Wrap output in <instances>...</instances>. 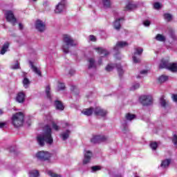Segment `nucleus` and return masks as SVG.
Returning <instances> with one entry per match:
<instances>
[{
	"mask_svg": "<svg viewBox=\"0 0 177 177\" xmlns=\"http://www.w3.org/2000/svg\"><path fill=\"white\" fill-rule=\"evenodd\" d=\"M139 88H140V84L136 82L131 85L130 89L131 91H136V89H139Z\"/></svg>",
	"mask_w": 177,
	"mask_h": 177,
	"instance_id": "nucleus-32",
	"label": "nucleus"
},
{
	"mask_svg": "<svg viewBox=\"0 0 177 177\" xmlns=\"http://www.w3.org/2000/svg\"><path fill=\"white\" fill-rule=\"evenodd\" d=\"M37 143L39 146H45L47 145H52L53 143V138L52 137V129L49 125H46L44 129V133L37 136Z\"/></svg>",
	"mask_w": 177,
	"mask_h": 177,
	"instance_id": "nucleus-1",
	"label": "nucleus"
},
{
	"mask_svg": "<svg viewBox=\"0 0 177 177\" xmlns=\"http://www.w3.org/2000/svg\"><path fill=\"white\" fill-rule=\"evenodd\" d=\"M84 158L83 160V165H86L91 162V158H92V152L91 151H84Z\"/></svg>",
	"mask_w": 177,
	"mask_h": 177,
	"instance_id": "nucleus-16",
	"label": "nucleus"
},
{
	"mask_svg": "<svg viewBox=\"0 0 177 177\" xmlns=\"http://www.w3.org/2000/svg\"><path fill=\"white\" fill-rule=\"evenodd\" d=\"M46 97H48V99H49L50 100H52V97L50 96V86H47L46 87Z\"/></svg>",
	"mask_w": 177,
	"mask_h": 177,
	"instance_id": "nucleus-31",
	"label": "nucleus"
},
{
	"mask_svg": "<svg viewBox=\"0 0 177 177\" xmlns=\"http://www.w3.org/2000/svg\"><path fill=\"white\" fill-rule=\"evenodd\" d=\"M109 140V136L101 135V136H94L91 139V143H100L102 142H107Z\"/></svg>",
	"mask_w": 177,
	"mask_h": 177,
	"instance_id": "nucleus-10",
	"label": "nucleus"
},
{
	"mask_svg": "<svg viewBox=\"0 0 177 177\" xmlns=\"http://www.w3.org/2000/svg\"><path fill=\"white\" fill-rule=\"evenodd\" d=\"M48 175H49V176H51V177H62V176L57 174H55V172L50 170L48 171Z\"/></svg>",
	"mask_w": 177,
	"mask_h": 177,
	"instance_id": "nucleus-39",
	"label": "nucleus"
},
{
	"mask_svg": "<svg viewBox=\"0 0 177 177\" xmlns=\"http://www.w3.org/2000/svg\"><path fill=\"white\" fill-rule=\"evenodd\" d=\"M142 53H143V48L140 47L134 48V52L132 56V60L134 64L140 63V57L142 56Z\"/></svg>",
	"mask_w": 177,
	"mask_h": 177,
	"instance_id": "nucleus-6",
	"label": "nucleus"
},
{
	"mask_svg": "<svg viewBox=\"0 0 177 177\" xmlns=\"http://www.w3.org/2000/svg\"><path fill=\"white\" fill-rule=\"evenodd\" d=\"M55 109L59 110V111H63V110H64V105H63V103L59 100L55 102Z\"/></svg>",
	"mask_w": 177,
	"mask_h": 177,
	"instance_id": "nucleus-20",
	"label": "nucleus"
},
{
	"mask_svg": "<svg viewBox=\"0 0 177 177\" xmlns=\"http://www.w3.org/2000/svg\"><path fill=\"white\" fill-rule=\"evenodd\" d=\"M167 104H168V102H167V101L163 97H161L160 98V106L162 107H167Z\"/></svg>",
	"mask_w": 177,
	"mask_h": 177,
	"instance_id": "nucleus-40",
	"label": "nucleus"
},
{
	"mask_svg": "<svg viewBox=\"0 0 177 177\" xmlns=\"http://www.w3.org/2000/svg\"><path fill=\"white\" fill-rule=\"evenodd\" d=\"M3 114V110L0 109V115H2Z\"/></svg>",
	"mask_w": 177,
	"mask_h": 177,
	"instance_id": "nucleus-55",
	"label": "nucleus"
},
{
	"mask_svg": "<svg viewBox=\"0 0 177 177\" xmlns=\"http://www.w3.org/2000/svg\"><path fill=\"white\" fill-rule=\"evenodd\" d=\"M30 66L32 70V71L37 74V75H39V77L41 76V71L37 68L35 66H34V64H32V62H30Z\"/></svg>",
	"mask_w": 177,
	"mask_h": 177,
	"instance_id": "nucleus-21",
	"label": "nucleus"
},
{
	"mask_svg": "<svg viewBox=\"0 0 177 177\" xmlns=\"http://www.w3.org/2000/svg\"><path fill=\"white\" fill-rule=\"evenodd\" d=\"M11 122L15 128H19L24 124V114L21 112H18L12 115Z\"/></svg>",
	"mask_w": 177,
	"mask_h": 177,
	"instance_id": "nucleus-4",
	"label": "nucleus"
},
{
	"mask_svg": "<svg viewBox=\"0 0 177 177\" xmlns=\"http://www.w3.org/2000/svg\"><path fill=\"white\" fill-rule=\"evenodd\" d=\"M172 142H173V143H174V145L175 146L177 145V136H176V134H174V135L173 136Z\"/></svg>",
	"mask_w": 177,
	"mask_h": 177,
	"instance_id": "nucleus-42",
	"label": "nucleus"
},
{
	"mask_svg": "<svg viewBox=\"0 0 177 177\" xmlns=\"http://www.w3.org/2000/svg\"><path fill=\"white\" fill-rule=\"evenodd\" d=\"M22 84L25 89H27L30 86V84H31V82L28 78L24 77L23 80Z\"/></svg>",
	"mask_w": 177,
	"mask_h": 177,
	"instance_id": "nucleus-26",
	"label": "nucleus"
},
{
	"mask_svg": "<svg viewBox=\"0 0 177 177\" xmlns=\"http://www.w3.org/2000/svg\"><path fill=\"white\" fill-rule=\"evenodd\" d=\"M15 100L17 103H24L26 102V92L19 91L17 93Z\"/></svg>",
	"mask_w": 177,
	"mask_h": 177,
	"instance_id": "nucleus-15",
	"label": "nucleus"
},
{
	"mask_svg": "<svg viewBox=\"0 0 177 177\" xmlns=\"http://www.w3.org/2000/svg\"><path fill=\"white\" fill-rule=\"evenodd\" d=\"M6 19L7 21H9V23H12L13 26L16 24V17H15V15L13 14V12L11 10H8L5 13Z\"/></svg>",
	"mask_w": 177,
	"mask_h": 177,
	"instance_id": "nucleus-12",
	"label": "nucleus"
},
{
	"mask_svg": "<svg viewBox=\"0 0 177 177\" xmlns=\"http://www.w3.org/2000/svg\"><path fill=\"white\" fill-rule=\"evenodd\" d=\"M66 88V85L64 83L59 82L57 85V90L58 91H63Z\"/></svg>",
	"mask_w": 177,
	"mask_h": 177,
	"instance_id": "nucleus-36",
	"label": "nucleus"
},
{
	"mask_svg": "<svg viewBox=\"0 0 177 177\" xmlns=\"http://www.w3.org/2000/svg\"><path fill=\"white\" fill-rule=\"evenodd\" d=\"M53 128L55 129V131H59V126H57V124H56L55 122H53Z\"/></svg>",
	"mask_w": 177,
	"mask_h": 177,
	"instance_id": "nucleus-45",
	"label": "nucleus"
},
{
	"mask_svg": "<svg viewBox=\"0 0 177 177\" xmlns=\"http://www.w3.org/2000/svg\"><path fill=\"white\" fill-rule=\"evenodd\" d=\"M69 74H71V75H72V74H73V73H71V71H70Z\"/></svg>",
	"mask_w": 177,
	"mask_h": 177,
	"instance_id": "nucleus-56",
	"label": "nucleus"
},
{
	"mask_svg": "<svg viewBox=\"0 0 177 177\" xmlns=\"http://www.w3.org/2000/svg\"><path fill=\"white\" fill-rule=\"evenodd\" d=\"M19 30H23V25L21 24H19Z\"/></svg>",
	"mask_w": 177,
	"mask_h": 177,
	"instance_id": "nucleus-54",
	"label": "nucleus"
},
{
	"mask_svg": "<svg viewBox=\"0 0 177 177\" xmlns=\"http://www.w3.org/2000/svg\"><path fill=\"white\" fill-rule=\"evenodd\" d=\"M10 68L12 70H19V68H20V64L19 63V61H16L15 64H12Z\"/></svg>",
	"mask_w": 177,
	"mask_h": 177,
	"instance_id": "nucleus-30",
	"label": "nucleus"
},
{
	"mask_svg": "<svg viewBox=\"0 0 177 177\" xmlns=\"http://www.w3.org/2000/svg\"><path fill=\"white\" fill-rule=\"evenodd\" d=\"M89 39H90V41H92L93 42L96 41V37L94 35H90Z\"/></svg>",
	"mask_w": 177,
	"mask_h": 177,
	"instance_id": "nucleus-47",
	"label": "nucleus"
},
{
	"mask_svg": "<svg viewBox=\"0 0 177 177\" xmlns=\"http://www.w3.org/2000/svg\"><path fill=\"white\" fill-rule=\"evenodd\" d=\"M129 44L127 41H119L116 43L115 46L113 47V50L115 52H118L120 49H122L123 48H127V46H129Z\"/></svg>",
	"mask_w": 177,
	"mask_h": 177,
	"instance_id": "nucleus-13",
	"label": "nucleus"
},
{
	"mask_svg": "<svg viewBox=\"0 0 177 177\" xmlns=\"http://www.w3.org/2000/svg\"><path fill=\"white\" fill-rule=\"evenodd\" d=\"M140 74H147V71L146 70L141 71Z\"/></svg>",
	"mask_w": 177,
	"mask_h": 177,
	"instance_id": "nucleus-52",
	"label": "nucleus"
},
{
	"mask_svg": "<svg viewBox=\"0 0 177 177\" xmlns=\"http://www.w3.org/2000/svg\"><path fill=\"white\" fill-rule=\"evenodd\" d=\"M135 8H136V5L132 3V2H129L125 7L126 10H133Z\"/></svg>",
	"mask_w": 177,
	"mask_h": 177,
	"instance_id": "nucleus-28",
	"label": "nucleus"
},
{
	"mask_svg": "<svg viewBox=\"0 0 177 177\" xmlns=\"http://www.w3.org/2000/svg\"><path fill=\"white\" fill-rule=\"evenodd\" d=\"M165 81H168V76L161 75L158 78V82L160 83L165 82Z\"/></svg>",
	"mask_w": 177,
	"mask_h": 177,
	"instance_id": "nucleus-35",
	"label": "nucleus"
},
{
	"mask_svg": "<svg viewBox=\"0 0 177 177\" xmlns=\"http://www.w3.org/2000/svg\"><path fill=\"white\" fill-rule=\"evenodd\" d=\"M30 177H38L39 176V171L38 170H31L29 171Z\"/></svg>",
	"mask_w": 177,
	"mask_h": 177,
	"instance_id": "nucleus-29",
	"label": "nucleus"
},
{
	"mask_svg": "<svg viewBox=\"0 0 177 177\" xmlns=\"http://www.w3.org/2000/svg\"><path fill=\"white\" fill-rule=\"evenodd\" d=\"M32 1H34V2H35V1H37V0H32Z\"/></svg>",
	"mask_w": 177,
	"mask_h": 177,
	"instance_id": "nucleus-58",
	"label": "nucleus"
},
{
	"mask_svg": "<svg viewBox=\"0 0 177 177\" xmlns=\"http://www.w3.org/2000/svg\"><path fill=\"white\" fill-rule=\"evenodd\" d=\"M70 135H71V131L70 129H66L65 131H63L59 136L62 140H67L70 138Z\"/></svg>",
	"mask_w": 177,
	"mask_h": 177,
	"instance_id": "nucleus-17",
	"label": "nucleus"
},
{
	"mask_svg": "<svg viewBox=\"0 0 177 177\" xmlns=\"http://www.w3.org/2000/svg\"><path fill=\"white\" fill-rule=\"evenodd\" d=\"M82 114L84 115H92L95 114V115H100V117H106L107 115V111L102 109L100 106L95 108L91 107L90 109H84L82 111Z\"/></svg>",
	"mask_w": 177,
	"mask_h": 177,
	"instance_id": "nucleus-3",
	"label": "nucleus"
},
{
	"mask_svg": "<svg viewBox=\"0 0 177 177\" xmlns=\"http://www.w3.org/2000/svg\"><path fill=\"white\" fill-rule=\"evenodd\" d=\"M97 171H100V167H99V166H93L91 167V172H97Z\"/></svg>",
	"mask_w": 177,
	"mask_h": 177,
	"instance_id": "nucleus-41",
	"label": "nucleus"
},
{
	"mask_svg": "<svg viewBox=\"0 0 177 177\" xmlns=\"http://www.w3.org/2000/svg\"><path fill=\"white\" fill-rule=\"evenodd\" d=\"M95 50L97 51L99 55H102V56H107L110 53L107 50L102 47L95 48Z\"/></svg>",
	"mask_w": 177,
	"mask_h": 177,
	"instance_id": "nucleus-18",
	"label": "nucleus"
},
{
	"mask_svg": "<svg viewBox=\"0 0 177 177\" xmlns=\"http://www.w3.org/2000/svg\"><path fill=\"white\" fill-rule=\"evenodd\" d=\"M52 155L48 151H41L36 154L37 158L41 161H48Z\"/></svg>",
	"mask_w": 177,
	"mask_h": 177,
	"instance_id": "nucleus-9",
	"label": "nucleus"
},
{
	"mask_svg": "<svg viewBox=\"0 0 177 177\" xmlns=\"http://www.w3.org/2000/svg\"><path fill=\"white\" fill-rule=\"evenodd\" d=\"M104 9H109L111 8V0H102Z\"/></svg>",
	"mask_w": 177,
	"mask_h": 177,
	"instance_id": "nucleus-22",
	"label": "nucleus"
},
{
	"mask_svg": "<svg viewBox=\"0 0 177 177\" xmlns=\"http://www.w3.org/2000/svg\"><path fill=\"white\" fill-rule=\"evenodd\" d=\"M143 24L145 27H149V26H150V21L146 20L144 21Z\"/></svg>",
	"mask_w": 177,
	"mask_h": 177,
	"instance_id": "nucleus-48",
	"label": "nucleus"
},
{
	"mask_svg": "<svg viewBox=\"0 0 177 177\" xmlns=\"http://www.w3.org/2000/svg\"><path fill=\"white\" fill-rule=\"evenodd\" d=\"M150 147L151 149V150H157V147H158V144H157V142H151L150 144Z\"/></svg>",
	"mask_w": 177,
	"mask_h": 177,
	"instance_id": "nucleus-38",
	"label": "nucleus"
},
{
	"mask_svg": "<svg viewBox=\"0 0 177 177\" xmlns=\"http://www.w3.org/2000/svg\"><path fill=\"white\" fill-rule=\"evenodd\" d=\"M170 37L172 38V39H175V34L174 33V31H170Z\"/></svg>",
	"mask_w": 177,
	"mask_h": 177,
	"instance_id": "nucleus-49",
	"label": "nucleus"
},
{
	"mask_svg": "<svg viewBox=\"0 0 177 177\" xmlns=\"http://www.w3.org/2000/svg\"><path fill=\"white\" fill-rule=\"evenodd\" d=\"M136 117L134 114L127 113L126 115V120H127V121H132V120H135Z\"/></svg>",
	"mask_w": 177,
	"mask_h": 177,
	"instance_id": "nucleus-34",
	"label": "nucleus"
},
{
	"mask_svg": "<svg viewBox=\"0 0 177 177\" xmlns=\"http://www.w3.org/2000/svg\"><path fill=\"white\" fill-rule=\"evenodd\" d=\"M155 39H156V41H158L159 42H165L167 38L163 35L158 34L156 35Z\"/></svg>",
	"mask_w": 177,
	"mask_h": 177,
	"instance_id": "nucleus-24",
	"label": "nucleus"
},
{
	"mask_svg": "<svg viewBox=\"0 0 177 177\" xmlns=\"http://www.w3.org/2000/svg\"><path fill=\"white\" fill-rule=\"evenodd\" d=\"M6 125L3 122H0V128H3V126Z\"/></svg>",
	"mask_w": 177,
	"mask_h": 177,
	"instance_id": "nucleus-53",
	"label": "nucleus"
},
{
	"mask_svg": "<svg viewBox=\"0 0 177 177\" xmlns=\"http://www.w3.org/2000/svg\"><path fill=\"white\" fill-rule=\"evenodd\" d=\"M160 68H166L172 71V73H176L177 71V64L171 63L168 59H162L159 65Z\"/></svg>",
	"mask_w": 177,
	"mask_h": 177,
	"instance_id": "nucleus-5",
	"label": "nucleus"
},
{
	"mask_svg": "<svg viewBox=\"0 0 177 177\" xmlns=\"http://www.w3.org/2000/svg\"><path fill=\"white\" fill-rule=\"evenodd\" d=\"M62 50L64 53H68L70 52V46H77L78 41L74 40L71 36L68 35H64L63 37Z\"/></svg>",
	"mask_w": 177,
	"mask_h": 177,
	"instance_id": "nucleus-2",
	"label": "nucleus"
},
{
	"mask_svg": "<svg viewBox=\"0 0 177 177\" xmlns=\"http://www.w3.org/2000/svg\"><path fill=\"white\" fill-rule=\"evenodd\" d=\"M88 68H96V64L93 58L88 59Z\"/></svg>",
	"mask_w": 177,
	"mask_h": 177,
	"instance_id": "nucleus-27",
	"label": "nucleus"
},
{
	"mask_svg": "<svg viewBox=\"0 0 177 177\" xmlns=\"http://www.w3.org/2000/svg\"><path fill=\"white\" fill-rule=\"evenodd\" d=\"M46 28V25L45 24V22L38 19L35 22V28L37 30V31H39L40 32H44L45 31V29Z\"/></svg>",
	"mask_w": 177,
	"mask_h": 177,
	"instance_id": "nucleus-14",
	"label": "nucleus"
},
{
	"mask_svg": "<svg viewBox=\"0 0 177 177\" xmlns=\"http://www.w3.org/2000/svg\"><path fill=\"white\" fill-rule=\"evenodd\" d=\"M71 91H77V87L75 86H72L71 88Z\"/></svg>",
	"mask_w": 177,
	"mask_h": 177,
	"instance_id": "nucleus-51",
	"label": "nucleus"
},
{
	"mask_svg": "<svg viewBox=\"0 0 177 177\" xmlns=\"http://www.w3.org/2000/svg\"><path fill=\"white\" fill-rule=\"evenodd\" d=\"M122 131L124 133H127L129 131V129L128 128V124H127V121H124V123L122 124Z\"/></svg>",
	"mask_w": 177,
	"mask_h": 177,
	"instance_id": "nucleus-33",
	"label": "nucleus"
},
{
	"mask_svg": "<svg viewBox=\"0 0 177 177\" xmlns=\"http://www.w3.org/2000/svg\"><path fill=\"white\" fill-rule=\"evenodd\" d=\"M63 128H70L71 127V124H70V123L66 122H64L62 124Z\"/></svg>",
	"mask_w": 177,
	"mask_h": 177,
	"instance_id": "nucleus-43",
	"label": "nucleus"
},
{
	"mask_svg": "<svg viewBox=\"0 0 177 177\" xmlns=\"http://www.w3.org/2000/svg\"><path fill=\"white\" fill-rule=\"evenodd\" d=\"M67 1L66 0H62L55 7V13H62L66 10V5Z\"/></svg>",
	"mask_w": 177,
	"mask_h": 177,
	"instance_id": "nucleus-11",
	"label": "nucleus"
},
{
	"mask_svg": "<svg viewBox=\"0 0 177 177\" xmlns=\"http://www.w3.org/2000/svg\"><path fill=\"white\" fill-rule=\"evenodd\" d=\"M170 164H171V159H165L162 161L160 167H162V168H167V167L169 166Z\"/></svg>",
	"mask_w": 177,
	"mask_h": 177,
	"instance_id": "nucleus-25",
	"label": "nucleus"
},
{
	"mask_svg": "<svg viewBox=\"0 0 177 177\" xmlns=\"http://www.w3.org/2000/svg\"><path fill=\"white\" fill-rule=\"evenodd\" d=\"M139 102L142 104L143 106H150L153 104V97L150 95H143L140 96Z\"/></svg>",
	"mask_w": 177,
	"mask_h": 177,
	"instance_id": "nucleus-7",
	"label": "nucleus"
},
{
	"mask_svg": "<svg viewBox=\"0 0 177 177\" xmlns=\"http://www.w3.org/2000/svg\"><path fill=\"white\" fill-rule=\"evenodd\" d=\"M171 99L174 102H177V94H172Z\"/></svg>",
	"mask_w": 177,
	"mask_h": 177,
	"instance_id": "nucleus-46",
	"label": "nucleus"
},
{
	"mask_svg": "<svg viewBox=\"0 0 177 177\" xmlns=\"http://www.w3.org/2000/svg\"><path fill=\"white\" fill-rule=\"evenodd\" d=\"M138 78H140V76H138Z\"/></svg>",
	"mask_w": 177,
	"mask_h": 177,
	"instance_id": "nucleus-57",
	"label": "nucleus"
},
{
	"mask_svg": "<svg viewBox=\"0 0 177 177\" xmlns=\"http://www.w3.org/2000/svg\"><path fill=\"white\" fill-rule=\"evenodd\" d=\"M153 8L154 9H160V8H161V4H160V3H155L153 4Z\"/></svg>",
	"mask_w": 177,
	"mask_h": 177,
	"instance_id": "nucleus-44",
	"label": "nucleus"
},
{
	"mask_svg": "<svg viewBox=\"0 0 177 177\" xmlns=\"http://www.w3.org/2000/svg\"><path fill=\"white\" fill-rule=\"evenodd\" d=\"M117 68L118 70V73L120 75V77H121V75H122V74H124V70H122V68L121 67V64H108L105 68V70L106 71H113V70H114V68Z\"/></svg>",
	"mask_w": 177,
	"mask_h": 177,
	"instance_id": "nucleus-8",
	"label": "nucleus"
},
{
	"mask_svg": "<svg viewBox=\"0 0 177 177\" xmlns=\"http://www.w3.org/2000/svg\"><path fill=\"white\" fill-rule=\"evenodd\" d=\"M8 49H9V42H6L2 48H1V50L0 52V54L1 55H5V53H6V52H8Z\"/></svg>",
	"mask_w": 177,
	"mask_h": 177,
	"instance_id": "nucleus-23",
	"label": "nucleus"
},
{
	"mask_svg": "<svg viewBox=\"0 0 177 177\" xmlns=\"http://www.w3.org/2000/svg\"><path fill=\"white\" fill-rule=\"evenodd\" d=\"M121 21H124V18L121 17L117 19L115 22L113 23V27L115 30H120L121 28Z\"/></svg>",
	"mask_w": 177,
	"mask_h": 177,
	"instance_id": "nucleus-19",
	"label": "nucleus"
},
{
	"mask_svg": "<svg viewBox=\"0 0 177 177\" xmlns=\"http://www.w3.org/2000/svg\"><path fill=\"white\" fill-rule=\"evenodd\" d=\"M46 120H47V121H52V116H50V115L46 116Z\"/></svg>",
	"mask_w": 177,
	"mask_h": 177,
	"instance_id": "nucleus-50",
	"label": "nucleus"
},
{
	"mask_svg": "<svg viewBox=\"0 0 177 177\" xmlns=\"http://www.w3.org/2000/svg\"><path fill=\"white\" fill-rule=\"evenodd\" d=\"M164 18L166 21H171L172 20V15L166 13L164 15Z\"/></svg>",
	"mask_w": 177,
	"mask_h": 177,
	"instance_id": "nucleus-37",
	"label": "nucleus"
}]
</instances>
